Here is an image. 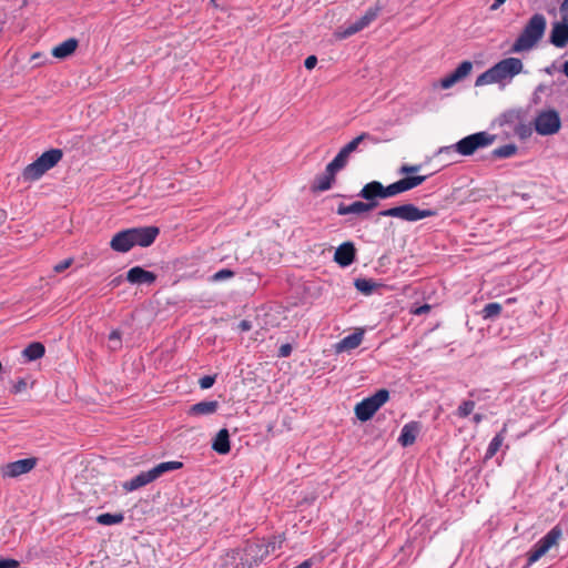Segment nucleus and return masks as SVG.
I'll return each instance as SVG.
<instances>
[{
  "mask_svg": "<svg viewBox=\"0 0 568 568\" xmlns=\"http://www.w3.org/2000/svg\"><path fill=\"white\" fill-rule=\"evenodd\" d=\"M523 71L524 63L520 59L514 57L505 58L479 74L475 81V85L483 87L496 83L499 84L500 88H505Z\"/></svg>",
  "mask_w": 568,
  "mask_h": 568,
  "instance_id": "f257e3e1",
  "label": "nucleus"
},
{
  "mask_svg": "<svg viewBox=\"0 0 568 568\" xmlns=\"http://www.w3.org/2000/svg\"><path fill=\"white\" fill-rule=\"evenodd\" d=\"M547 27L544 14L535 13L525 24L523 31L510 48L511 53L530 51L542 38Z\"/></svg>",
  "mask_w": 568,
  "mask_h": 568,
  "instance_id": "f03ea898",
  "label": "nucleus"
},
{
  "mask_svg": "<svg viewBox=\"0 0 568 568\" xmlns=\"http://www.w3.org/2000/svg\"><path fill=\"white\" fill-rule=\"evenodd\" d=\"M378 215L396 217L406 222H417L437 215V211L433 209H419L412 203H406L379 211Z\"/></svg>",
  "mask_w": 568,
  "mask_h": 568,
  "instance_id": "7ed1b4c3",
  "label": "nucleus"
},
{
  "mask_svg": "<svg viewBox=\"0 0 568 568\" xmlns=\"http://www.w3.org/2000/svg\"><path fill=\"white\" fill-rule=\"evenodd\" d=\"M389 392L385 388L364 398L355 406V415L361 422L369 420L374 414L388 400Z\"/></svg>",
  "mask_w": 568,
  "mask_h": 568,
  "instance_id": "20e7f679",
  "label": "nucleus"
},
{
  "mask_svg": "<svg viewBox=\"0 0 568 568\" xmlns=\"http://www.w3.org/2000/svg\"><path fill=\"white\" fill-rule=\"evenodd\" d=\"M495 139V135L485 131L467 135L455 143L456 152L464 156L473 155L477 150L491 145Z\"/></svg>",
  "mask_w": 568,
  "mask_h": 568,
  "instance_id": "39448f33",
  "label": "nucleus"
},
{
  "mask_svg": "<svg viewBox=\"0 0 568 568\" xmlns=\"http://www.w3.org/2000/svg\"><path fill=\"white\" fill-rule=\"evenodd\" d=\"M534 125L539 135L556 134L561 128L560 115L555 109L542 110L537 113Z\"/></svg>",
  "mask_w": 568,
  "mask_h": 568,
  "instance_id": "423d86ee",
  "label": "nucleus"
},
{
  "mask_svg": "<svg viewBox=\"0 0 568 568\" xmlns=\"http://www.w3.org/2000/svg\"><path fill=\"white\" fill-rule=\"evenodd\" d=\"M36 465L37 458L34 457L10 462L0 467V475L2 478H17L30 473Z\"/></svg>",
  "mask_w": 568,
  "mask_h": 568,
  "instance_id": "0eeeda50",
  "label": "nucleus"
},
{
  "mask_svg": "<svg viewBox=\"0 0 568 568\" xmlns=\"http://www.w3.org/2000/svg\"><path fill=\"white\" fill-rule=\"evenodd\" d=\"M134 246L148 247L154 243L160 230L156 226H142L129 229Z\"/></svg>",
  "mask_w": 568,
  "mask_h": 568,
  "instance_id": "6e6552de",
  "label": "nucleus"
},
{
  "mask_svg": "<svg viewBox=\"0 0 568 568\" xmlns=\"http://www.w3.org/2000/svg\"><path fill=\"white\" fill-rule=\"evenodd\" d=\"M548 40L549 43L559 49L568 45V20L566 18L561 17L560 21L552 23Z\"/></svg>",
  "mask_w": 568,
  "mask_h": 568,
  "instance_id": "1a4fd4ad",
  "label": "nucleus"
},
{
  "mask_svg": "<svg viewBox=\"0 0 568 568\" xmlns=\"http://www.w3.org/2000/svg\"><path fill=\"white\" fill-rule=\"evenodd\" d=\"M379 8H369L363 17L357 19L355 22L351 23L344 31L342 37L347 38L351 37L358 31L366 28L371 22H373L378 16Z\"/></svg>",
  "mask_w": 568,
  "mask_h": 568,
  "instance_id": "9d476101",
  "label": "nucleus"
},
{
  "mask_svg": "<svg viewBox=\"0 0 568 568\" xmlns=\"http://www.w3.org/2000/svg\"><path fill=\"white\" fill-rule=\"evenodd\" d=\"M356 257V248L352 242L341 244L334 254V261L342 267H347L354 263Z\"/></svg>",
  "mask_w": 568,
  "mask_h": 568,
  "instance_id": "9b49d317",
  "label": "nucleus"
},
{
  "mask_svg": "<svg viewBox=\"0 0 568 568\" xmlns=\"http://www.w3.org/2000/svg\"><path fill=\"white\" fill-rule=\"evenodd\" d=\"M110 247L118 253H126L134 247L130 230H122L115 233L110 242Z\"/></svg>",
  "mask_w": 568,
  "mask_h": 568,
  "instance_id": "f8f14e48",
  "label": "nucleus"
},
{
  "mask_svg": "<svg viewBox=\"0 0 568 568\" xmlns=\"http://www.w3.org/2000/svg\"><path fill=\"white\" fill-rule=\"evenodd\" d=\"M336 174L337 172H335L334 170H329V166L326 165L324 173L315 176L311 185V191L313 193H317L329 190L335 183Z\"/></svg>",
  "mask_w": 568,
  "mask_h": 568,
  "instance_id": "ddd939ff",
  "label": "nucleus"
},
{
  "mask_svg": "<svg viewBox=\"0 0 568 568\" xmlns=\"http://www.w3.org/2000/svg\"><path fill=\"white\" fill-rule=\"evenodd\" d=\"M126 281L131 284H153L156 275L141 266H134L128 271Z\"/></svg>",
  "mask_w": 568,
  "mask_h": 568,
  "instance_id": "4468645a",
  "label": "nucleus"
},
{
  "mask_svg": "<svg viewBox=\"0 0 568 568\" xmlns=\"http://www.w3.org/2000/svg\"><path fill=\"white\" fill-rule=\"evenodd\" d=\"M419 432L420 424L418 422H409L403 426L397 442L403 447H409L415 443Z\"/></svg>",
  "mask_w": 568,
  "mask_h": 568,
  "instance_id": "2eb2a0df",
  "label": "nucleus"
},
{
  "mask_svg": "<svg viewBox=\"0 0 568 568\" xmlns=\"http://www.w3.org/2000/svg\"><path fill=\"white\" fill-rule=\"evenodd\" d=\"M364 338V331L357 329L354 333L345 336L338 343L335 344V352L342 353L357 348Z\"/></svg>",
  "mask_w": 568,
  "mask_h": 568,
  "instance_id": "dca6fc26",
  "label": "nucleus"
},
{
  "mask_svg": "<svg viewBox=\"0 0 568 568\" xmlns=\"http://www.w3.org/2000/svg\"><path fill=\"white\" fill-rule=\"evenodd\" d=\"M183 467V463L178 460L163 462L149 469L148 473L152 481L160 478L163 474L178 470Z\"/></svg>",
  "mask_w": 568,
  "mask_h": 568,
  "instance_id": "f3484780",
  "label": "nucleus"
},
{
  "mask_svg": "<svg viewBox=\"0 0 568 568\" xmlns=\"http://www.w3.org/2000/svg\"><path fill=\"white\" fill-rule=\"evenodd\" d=\"M357 196L364 200L384 199L383 184L379 181L368 182L362 187Z\"/></svg>",
  "mask_w": 568,
  "mask_h": 568,
  "instance_id": "a211bd4d",
  "label": "nucleus"
},
{
  "mask_svg": "<svg viewBox=\"0 0 568 568\" xmlns=\"http://www.w3.org/2000/svg\"><path fill=\"white\" fill-rule=\"evenodd\" d=\"M212 449L221 455H225V454L230 453V450H231L230 434L226 428H222L219 430V433L216 434V436L214 437V439L212 442Z\"/></svg>",
  "mask_w": 568,
  "mask_h": 568,
  "instance_id": "6ab92c4d",
  "label": "nucleus"
},
{
  "mask_svg": "<svg viewBox=\"0 0 568 568\" xmlns=\"http://www.w3.org/2000/svg\"><path fill=\"white\" fill-rule=\"evenodd\" d=\"M219 408L217 400H202L192 405L189 409V414L192 416L212 415Z\"/></svg>",
  "mask_w": 568,
  "mask_h": 568,
  "instance_id": "aec40b11",
  "label": "nucleus"
},
{
  "mask_svg": "<svg viewBox=\"0 0 568 568\" xmlns=\"http://www.w3.org/2000/svg\"><path fill=\"white\" fill-rule=\"evenodd\" d=\"M79 41L75 38L67 39L52 49V55L58 59H64L71 55L78 48Z\"/></svg>",
  "mask_w": 568,
  "mask_h": 568,
  "instance_id": "412c9836",
  "label": "nucleus"
},
{
  "mask_svg": "<svg viewBox=\"0 0 568 568\" xmlns=\"http://www.w3.org/2000/svg\"><path fill=\"white\" fill-rule=\"evenodd\" d=\"M152 483L150 475L148 471H141L130 480H126L122 484V487L125 491L131 493L134 491L148 484Z\"/></svg>",
  "mask_w": 568,
  "mask_h": 568,
  "instance_id": "4be33fe9",
  "label": "nucleus"
},
{
  "mask_svg": "<svg viewBox=\"0 0 568 568\" xmlns=\"http://www.w3.org/2000/svg\"><path fill=\"white\" fill-rule=\"evenodd\" d=\"M47 172V170L44 169V166L42 165V163L40 162L39 159H37L36 161H33L32 163L28 164L23 172H22V176H23V180L24 181H37L39 180L44 173Z\"/></svg>",
  "mask_w": 568,
  "mask_h": 568,
  "instance_id": "5701e85b",
  "label": "nucleus"
},
{
  "mask_svg": "<svg viewBox=\"0 0 568 568\" xmlns=\"http://www.w3.org/2000/svg\"><path fill=\"white\" fill-rule=\"evenodd\" d=\"M561 536L562 529L559 525H556L537 542L540 544V546L548 551L552 546L558 544Z\"/></svg>",
  "mask_w": 568,
  "mask_h": 568,
  "instance_id": "b1692460",
  "label": "nucleus"
},
{
  "mask_svg": "<svg viewBox=\"0 0 568 568\" xmlns=\"http://www.w3.org/2000/svg\"><path fill=\"white\" fill-rule=\"evenodd\" d=\"M506 433H507V425H504L503 428L500 429V432L497 433L493 437L490 443L488 444V447H487L486 454H485V458L486 459H489V458L494 457L497 454V452L500 449V447H501V445L504 443Z\"/></svg>",
  "mask_w": 568,
  "mask_h": 568,
  "instance_id": "393cba45",
  "label": "nucleus"
},
{
  "mask_svg": "<svg viewBox=\"0 0 568 568\" xmlns=\"http://www.w3.org/2000/svg\"><path fill=\"white\" fill-rule=\"evenodd\" d=\"M62 155L63 153L60 149H51L42 153L38 159L44 169L49 171L62 159Z\"/></svg>",
  "mask_w": 568,
  "mask_h": 568,
  "instance_id": "a878e982",
  "label": "nucleus"
},
{
  "mask_svg": "<svg viewBox=\"0 0 568 568\" xmlns=\"http://www.w3.org/2000/svg\"><path fill=\"white\" fill-rule=\"evenodd\" d=\"M523 120L521 111L519 110H508L504 112L499 118V124L507 125L511 131L517 126V124Z\"/></svg>",
  "mask_w": 568,
  "mask_h": 568,
  "instance_id": "bb28decb",
  "label": "nucleus"
},
{
  "mask_svg": "<svg viewBox=\"0 0 568 568\" xmlns=\"http://www.w3.org/2000/svg\"><path fill=\"white\" fill-rule=\"evenodd\" d=\"M44 353L45 348L43 344H41L40 342H33L22 351L23 357L29 362L41 358L44 355Z\"/></svg>",
  "mask_w": 568,
  "mask_h": 568,
  "instance_id": "cd10ccee",
  "label": "nucleus"
},
{
  "mask_svg": "<svg viewBox=\"0 0 568 568\" xmlns=\"http://www.w3.org/2000/svg\"><path fill=\"white\" fill-rule=\"evenodd\" d=\"M336 213L341 216L352 215V214H363L362 210V201H355L351 204L339 203L336 209Z\"/></svg>",
  "mask_w": 568,
  "mask_h": 568,
  "instance_id": "c85d7f7f",
  "label": "nucleus"
},
{
  "mask_svg": "<svg viewBox=\"0 0 568 568\" xmlns=\"http://www.w3.org/2000/svg\"><path fill=\"white\" fill-rule=\"evenodd\" d=\"M427 179L426 175H414V176H406L404 179L398 180L399 186L402 192L409 191L418 185H420L423 182H425Z\"/></svg>",
  "mask_w": 568,
  "mask_h": 568,
  "instance_id": "c756f323",
  "label": "nucleus"
},
{
  "mask_svg": "<svg viewBox=\"0 0 568 568\" xmlns=\"http://www.w3.org/2000/svg\"><path fill=\"white\" fill-rule=\"evenodd\" d=\"M349 155L346 151L341 149L335 158L327 164L329 170H334L335 172H339L343 170L348 163Z\"/></svg>",
  "mask_w": 568,
  "mask_h": 568,
  "instance_id": "7c9ffc66",
  "label": "nucleus"
},
{
  "mask_svg": "<svg viewBox=\"0 0 568 568\" xmlns=\"http://www.w3.org/2000/svg\"><path fill=\"white\" fill-rule=\"evenodd\" d=\"M124 520V515L122 513L116 514H110L104 513L100 514L97 517V523L103 526H111V525H118L121 524Z\"/></svg>",
  "mask_w": 568,
  "mask_h": 568,
  "instance_id": "2f4dec72",
  "label": "nucleus"
},
{
  "mask_svg": "<svg viewBox=\"0 0 568 568\" xmlns=\"http://www.w3.org/2000/svg\"><path fill=\"white\" fill-rule=\"evenodd\" d=\"M503 306L499 303L491 302L484 306L481 316L484 320H493L500 315Z\"/></svg>",
  "mask_w": 568,
  "mask_h": 568,
  "instance_id": "473e14b6",
  "label": "nucleus"
},
{
  "mask_svg": "<svg viewBox=\"0 0 568 568\" xmlns=\"http://www.w3.org/2000/svg\"><path fill=\"white\" fill-rule=\"evenodd\" d=\"M517 146L513 143L501 145L493 151V156L497 159L511 158L517 153Z\"/></svg>",
  "mask_w": 568,
  "mask_h": 568,
  "instance_id": "72a5a7b5",
  "label": "nucleus"
},
{
  "mask_svg": "<svg viewBox=\"0 0 568 568\" xmlns=\"http://www.w3.org/2000/svg\"><path fill=\"white\" fill-rule=\"evenodd\" d=\"M546 552L547 550L542 548L540 544L536 542L528 552L527 566H531L538 561Z\"/></svg>",
  "mask_w": 568,
  "mask_h": 568,
  "instance_id": "f704fd0d",
  "label": "nucleus"
},
{
  "mask_svg": "<svg viewBox=\"0 0 568 568\" xmlns=\"http://www.w3.org/2000/svg\"><path fill=\"white\" fill-rule=\"evenodd\" d=\"M546 552L547 550L542 548L540 544L536 542L528 552L527 566H531L538 561Z\"/></svg>",
  "mask_w": 568,
  "mask_h": 568,
  "instance_id": "c9c22d12",
  "label": "nucleus"
},
{
  "mask_svg": "<svg viewBox=\"0 0 568 568\" xmlns=\"http://www.w3.org/2000/svg\"><path fill=\"white\" fill-rule=\"evenodd\" d=\"M355 287L366 295L371 294L373 290L376 287V284L372 280L367 278H357L355 281Z\"/></svg>",
  "mask_w": 568,
  "mask_h": 568,
  "instance_id": "e433bc0d",
  "label": "nucleus"
},
{
  "mask_svg": "<svg viewBox=\"0 0 568 568\" xmlns=\"http://www.w3.org/2000/svg\"><path fill=\"white\" fill-rule=\"evenodd\" d=\"M475 402L474 400H464L457 408L456 410V415L459 417V418H466L468 417L474 408H475Z\"/></svg>",
  "mask_w": 568,
  "mask_h": 568,
  "instance_id": "4c0bfd02",
  "label": "nucleus"
},
{
  "mask_svg": "<svg viewBox=\"0 0 568 568\" xmlns=\"http://www.w3.org/2000/svg\"><path fill=\"white\" fill-rule=\"evenodd\" d=\"M473 69V63L470 61H463L454 71V75L458 81L466 78Z\"/></svg>",
  "mask_w": 568,
  "mask_h": 568,
  "instance_id": "58836bf2",
  "label": "nucleus"
},
{
  "mask_svg": "<svg viewBox=\"0 0 568 568\" xmlns=\"http://www.w3.org/2000/svg\"><path fill=\"white\" fill-rule=\"evenodd\" d=\"M513 132L520 138L521 140H525L529 138L532 133L531 125L529 123L523 122V120L515 126Z\"/></svg>",
  "mask_w": 568,
  "mask_h": 568,
  "instance_id": "ea45409f",
  "label": "nucleus"
},
{
  "mask_svg": "<svg viewBox=\"0 0 568 568\" xmlns=\"http://www.w3.org/2000/svg\"><path fill=\"white\" fill-rule=\"evenodd\" d=\"M108 339H109V348L111 351H118L121 348L122 341H121V333L119 329L111 331V333L108 336Z\"/></svg>",
  "mask_w": 568,
  "mask_h": 568,
  "instance_id": "a19ab883",
  "label": "nucleus"
},
{
  "mask_svg": "<svg viewBox=\"0 0 568 568\" xmlns=\"http://www.w3.org/2000/svg\"><path fill=\"white\" fill-rule=\"evenodd\" d=\"M368 136L367 133H362L361 135L354 138L352 141H349L347 144H345L342 149L351 155L353 152H355L358 149L359 143Z\"/></svg>",
  "mask_w": 568,
  "mask_h": 568,
  "instance_id": "79ce46f5",
  "label": "nucleus"
},
{
  "mask_svg": "<svg viewBox=\"0 0 568 568\" xmlns=\"http://www.w3.org/2000/svg\"><path fill=\"white\" fill-rule=\"evenodd\" d=\"M235 275V273L229 268H222L217 272H215L212 276H211V281L212 282H222L224 280H229V278H232L233 276Z\"/></svg>",
  "mask_w": 568,
  "mask_h": 568,
  "instance_id": "37998d69",
  "label": "nucleus"
},
{
  "mask_svg": "<svg viewBox=\"0 0 568 568\" xmlns=\"http://www.w3.org/2000/svg\"><path fill=\"white\" fill-rule=\"evenodd\" d=\"M399 193H403V192L400 190L398 181H396V182H394V183H392V184H389L387 186L383 185L384 199L395 196V195H397Z\"/></svg>",
  "mask_w": 568,
  "mask_h": 568,
  "instance_id": "c03bdc74",
  "label": "nucleus"
},
{
  "mask_svg": "<svg viewBox=\"0 0 568 568\" xmlns=\"http://www.w3.org/2000/svg\"><path fill=\"white\" fill-rule=\"evenodd\" d=\"M215 383V376L212 375H205L200 378L199 385L202 389L211 388Z\"/></svg>",
  "mask_w": 568,
  "mask_h": 568,
  "instance_id": "a18cd8bd",
  "label": "nucleus"
},
{
  "mask_svg": "<svg viewBox=\"0 0 568 568\" xmlns=\"http://www.w3.org/2000/svg\"><path fill=\"white\" fill-rule=\"evenodd\" d=\"M457 82H458L457 78L452 72L450 74L446 75L445 78H443L440 80V87L443 89H449V88H452Z\"/></svg>",
  "mask_w": 568,
  "mask_h": 568,
  "instance_id": "49530a36",
  "label": "nucleus"
},
{
  "mask_svg": "<svg viewBox=\"0 0 568 568\" xmlns=\"http://www.w3.org/2000/svg\"><path fill=\"white\" fill-rule=\"evenodd\" d=\"M420 169H422L420 164H414V165L404 164L399 168V173L400 174L417 173Z\"/></svg>",
  "mask_w": 568,
  "mask_h": 568,
  "instance_id": "de8ad7c7",
  "label": "nucleus"
},
{
  "mask_svg": "<svg viewBox=\"0 0 568 568\" xmlns=\"http://www.w3.org/2000/svg\"><path fill=\"white\" fill-rule=\"evenodd\" d=\"M72 258H65L61 262H59L58 264L54 265L53 270L57 272V273H61L63 272L64 270H67L68 267H70V265L72 264Z\"/></svg>",
  "mask_w": 568,
  "mask_h": 568,
  "instance_id": "09e8293b",
  "label": "nucleus"
},
{
  "mask_svg": "<svg viewBox=\"0 0 568 568\" xmlns=\"http://www.w3.org/2000/svg\"><path fill=\"white\" fill-rule=\"evenodd\" d=\"M377 205H378L377 200H365V202L362 201L363 213L374 210Z\"/></svg>",
  "mask_w": 568,
  "mask_h": 568,
  "instance_id": "8fccbe9b",
  "label": "nucleus"
},
{
  "mask_svg": "<svg viewBox=\"0 0 568 568\" xmlns=\"http://www.w3.org/2000/svg\"><path fill=\"white\" fill-rule=\"evenodd\" d=\"M292 345L286 343L280 346L278 348V356L280 357H288L292 353Z\"/></svg>",
  "mask_w": 568,
  "mask_h": 568,
  "instance_id": "3c124183",
  "label": "nucleus"
},
{
  "mask_svg": "<svg viewBox=\"0 0 568 568\" xmlns=\"http://www.w3.org/2000/svg\"><path fill=\"white\" fill-rule=\"evenodd\" d=\"M317 58L315 55H308L304 61V65L307 70H312L313 68H315Z\"/></svg>",
  "mask_w": 568,
  "mask_h": 568,
  "instance_id": "603ef678",
  "label": "nucleus"
},
{
  "mask_svg": "<svg viewBox=\"0 0 568 568\" xmlns=\"http://www.w3.org/2000/svg\"><path fill=\"white\" fill-rule=\"evenodd\" d=\"M27 387V382L24 379H19L12 387V393L13 394H18L20 392H22L23 389H26Z\"/></svg>",
  "mask_w": 568,
  "mask_h": 568,
  "instance_id": "864d4df0",
  "label": "nucleus"
},
{
  "mask_svg": "<svg viewBox=\"0 0 568 568\" xmlns=\"http://www.w3.org/2000/svg\"><path fill=\"white\" fill-rule=\"evenodd\" d=\"M453 152H456L455 144L439 148L437 154H450Z\"/></svg>",
  "mask_w": 568,
  "mask_h": 568,
  "instance_id": "5fc2aeb1",
  "label": "nucleus"
},
{
  "mask_svg": "<svg viewBox=\"0 0 568 568\" xmlns=\"http://www.w3.org/2000/svg\"><path fill=\"white\" fill-rule=\"evenodd\" d=\"M560 14L562 18L568 20V0H564L559 7Z\"/></svg>",
  "mask_w": 568,
  "mask_h": 568,
  "instance_id": "6e6d98bb",
  "label": "nucleus"
},
{
  "mask_svg": "<svg viewBox=\"0 0 568 568\" xmlns=\"http://www.w3.org/2000/svg\"><path fill=\"white\" fill-rule=\"evenodd\" d=\"M239 328L242 332H247V331H250L252 328V324H251L250 321L243 320V321L240 322Z\"/></svg>",
  "mask_w": 568,
  "mask_h": 568,
  "instance_id": "4d7b16f0",
  "label": "nucleus"
},
{
  "mask_svg": "<svg viewBox=\"0 0 568 568\" xmlns=\"http://www.w3.org/2000/svg\"><path fill=\"white\" fill-rule=\"evenodd\" d=\"M430 311V306L428 304H424L419 307H417L415 311H414V314L416 315H422V314H425L427 312Z\"/></svg>",
  "mask_w": 568,
  "mask_h": 568,
  "instance_id": "13d9d810",
  "label": "nucleus"
},
{
  "mask_svg": "<svg viewBox=\"0 0 568 568\" xmlns=\"http://www.w3.org/2000/svg\"><path fill=\"white\" fill-rule=\"evenodd\" d=\"M313 566V559H306L294 568H311Z\"/></svg>",
  "mask_w": 568,
  "mask_h": 568,
  "instance_id": "bf43d9fd",
  "label": "nucleus"
},
{
  "mask_svg": "<svg viewBox=\"0 0 568 568\" xmlns=\"http://www.w3.org/2000/svg\"><path fill=\"white\" fill-rule=\"evenodd\" d=\"M483 418H484V416H483L481 414H475V415L473 416V422H474L475 424H479V423L483 420Z\"/></svg>",
  "mask_w": 568,
  "mask_h": 568,
  "instance_id": "052dcab7",
  "label": "nucleus"
},
{
  "mask_svg": "<svg viewBox=\"0 0 568 568\" xmlns=\"http://www.w3.org/2000/svg\"><path fill=\"white\" fill-rule=\"evenodd\" d=\"M506 0H494V3L491 6V9H497L499 6H501Z\"/></svg>",
  "mask_w": 568,
  "mask_h": 568,
  "instance_id": "680f3d73",
  "label": "nucleus"
},
{
  "mask_svg": "<svg viewBox=\"0 0 568 568\" xmlns=\"http://www.w3.org/2000/svg\"><path fill=\"white\" fill-rule=\"evenodd\" d=\"M542 90H544V85H541V84H540V85H538V87H537V89H536V93H537V92H541Z\"/></svg>",
  "mask_w": 568,
  "mask_h": 568,
  "instance_id": "e2e57ef3",
  "label": "nucleus"
}]
</instances>
